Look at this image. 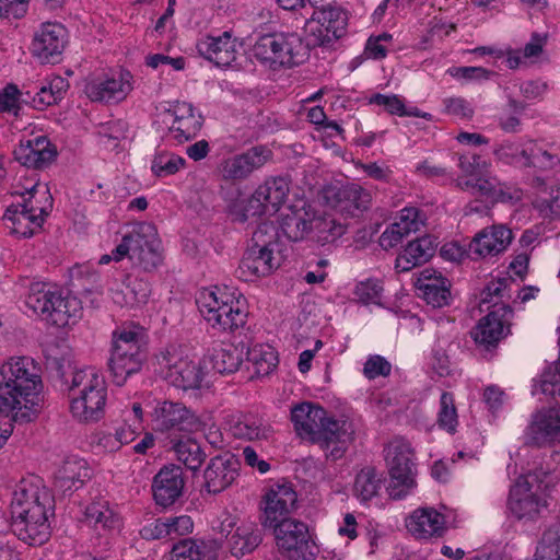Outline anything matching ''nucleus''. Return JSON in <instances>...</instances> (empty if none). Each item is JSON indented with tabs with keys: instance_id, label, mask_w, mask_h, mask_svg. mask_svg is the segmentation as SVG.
Masks as SVG:
<instances>
[{
	"instance_id": "3",
	"label": "nucleus",
	"mask_w": 560,
	"mask_h": 560,
	"mask_svg": "<svg viewBox=\"0 0 560 560\" xmlns=\"http://www.w3.org/2000/svg\"><path fill=\"white\" fill-rule=\"evenodd\" d=\"M291 420L296 433L317 444L327 459L343 457L354 440V425L347 419L327 417L324 408L312 402H302L291 410Z\"/></svg>"
},
{
	"instance_id": "24",
	"label": "nucleus",
	"mask_w": 560,
	"mask_h": 560,
	"mask_svg": "<svg viewBox=\"0 0 560 560\" xmlns=\"http://www.w3.org/2000/svg\"><path fill=\"white\" fill-rule=\"evenodd\" d=\"M457 186L472 195L493 201L513 202L521 199V191L501 183L495 176L479 173L472 178H458Z\"/></svg>"
},
{
	"instance_id": "29",
	"label": "nucleus",
	"mask_w": 560,
	"mask_h": 560,
	"mask_svg": "<svg viewBox=\"0 0 560 560\" xmlns=\"http://www.w3.org/2000/svg\"><path fill=\"white\" fill-rule=\"evenodd\" d=\"M327 202L348 215H354L358 210H364L371 202V194L358 184L332 187L326 190Z\"/></svg>"
},
{
	"instance_id": "15",
	"label": "nucleus",
	"mask_w": 560,
	"mask_h": 560,
	"mask_svg": "<svg viewBox=\"0 0 560 560\" xmlns=\"http://www.w3.org/2000/svg\"><path fill=\"white\" fill-rule=\"evenodd\" d=\"M266 528L273 529L277 546L290 560H310L315 556V545L310 538L305 523L288 517Z\"/></svg>"
},
{
	"instance_id": "53",
	"label": "nucleus",
	"mask_w": 560,
	"mask_h": 560,
	"mask_svg": "<svg viewBox=\"0 0 560 560\" xmlns=\"http://www.w3.org/2000/svg\"><path fill=\"white\" fill-rule=\"evenodd\" d=\"M535 208L545 219L560 218V182L548 187L547 196L537 199Z\"/></svg>"
},
{
	"instance_id": "57",
	"label": "nucleus",
	"mask_w": 560,
	"mask_h": 560,
	"mask_svg": "<svg viewBox=\"0 0 560 560\" xmlns=\"http://www.w3.org/2000/svg\"><path fill=\"white\" fill-rule=\"evenodd\" d=\"M383 288L378 280L368 279L359 282L353 291L355 300L362 304H378Z\"/></svg>"
},
{
	"instance_id": "64",
	"label": "nucleus",
	"mask_w": 560,
	"mask_h": 560,
	"mask_svg": "<svg viewBox=\"0 0 560 560\" xmlns=\"http://www.w3.org/2000/svg\"><path fill=\"white\" fill-rule=\"evenodd\" d=\"M445 113L457 118H471L474 108L463 97H447L443 100Z\"/></svg>"
},
{
	"instance_id": "60",
	"label": "nucleus",
	"mask_w": 560,
	"mask_h": 560,
	"mask_svg": "<svg viewBox=\"0 0 560 560\" xmlns=\"http://www.w3.org/2000/svg\"><path fill=\"white\" fill-rule=\"evenodd\" d=\"M390 371V363L378 354L370 355L363 366V374L369 380H374L378 376H388Z\"/></svg>"
},
{
	"instance_id": "20",
	"label": "nucleus",
	"mask_w": 560,
	"mask_h": 560,
	"mask_svg": "<svg viewBox=\"0 0 560 560\" xmlns=\"http://www.w3.org/2000/svg\"><path fill=\"white\" fill-rule=\"evenodd\" d=\"M525 439L527 444L539 447L560 443V408H541L534 412Z\"/></svg>"
},
{
	"instance_id": "40",
	"label": "nucleus",
	"mask_w": 560,
	"mask_h": 560,
	"mask_svg": "<svg viewBox=\"0 0 560 560\" xmlns=\"http://www.w3.org/2000/svg\"><path fill=\"white\" fill-rule=\"evenodd\" d=\"M84 517L85 522L97 530L119 532L122 525L119 514L104 499H97L88 504Z\"/></svg>"
},
{
	"instance_id": "14",
	"label": "nucleus",
	"mask_w": 560,
	"mask_h": 560,
	"mask_svg": "<svg viewBox=\"0 0 560 560\" xmlns=\"http://www.w3.org/2000/svg\"><path fill=\"white\" fill-rule=\"evenodd\" d=\"M220 534L225 536L226 548L235 558L252 553L262 541L261 529L250 520H241L229 512L222 513Z\"/></svg>"
},
{
	"instance_id": "12",
	"label": "nucleus",
	"mask_w": 560,
	"mask_h": 560,
	"mask_svg": "<svg viewBox=\"0 0 560 560\" xmlns=\"http://www.w3.org/2000/svg\"><path fill=\"white\" fill-rule=\"evenodd\" d=\"M153 428L167 433H196L205 428V422L194 410L180 401L159 400L152 412Z\"/></svg>"
},
{
	"instance_id": "5",
	"label": "nucleus",
	"mask_w": 560,
	"mask_h": 560,
	"mask_svg": "<svg viewBox=\"0 0 560 560\" xmlns=\"http://www.w3.org/2000/svg\"><path fill=\"white\" fill-rule=\"evenodd\" d=\"M107 389L104 377L93 368L73 372L69 385L70 412L80 422L98 421L105 412Z\"/></svg>"
},
{
	"instance_id": "61",
	"label": "nucleus",
	"mask_w": 560,
	"mask_h": 560,
	"mask_svg": "<svg viewBox=\"0 0 560 560\" xmlns=\"http://www.w3.org/2000/svg\"><path fill=\"white\" fill-rule=\"evenodd\" d=\"M448 73L458 80L480 82L489 80L492 71L482 67H454Z\"/></svg>"
},
{
	"instance_id": "21",
	"label": "nucleus",
	"mask_w": 560,
	"mask_h": 560,
	"mask_svg": "<svg viewBox=\"0 0 560 560\" xmlns=\"http://www.w3.org/2000/svg\"><path fill=\"white\" fill-rule=\"evenodd\" d=\"M348 20V12L343 8L326 5L313 11L311 18L306 20V26L311 27V32L315 34L312 25L317 24L316 43L324 45L346 34Z\"/></svg>"
},
{
	"instance_id": "37",
	"label": "nucleus",
	"mask_w": 560,
	"mask_h": 560,
	"mask_svg": "<svg viewBox=\"0 0 560 560\" xmlns=\"http://www.w3.org/2000/svg\"><path fill=\"white\" fill-rule=\"evenodd\" d=\"M89 478L90 468L88 463L82 458L71 457L66 459L58 469L55 486L63 494H67L81 488Z\"/></svg>"
},
{
	"instance_id": "45",
	"label": "nucleus",
	"mask_w": 560,
	"mask_h": 560,
	"mask_svg": "<svg viewBox=\"0 0 560 560\" xmlns=\"http://www.w3.org/2000/svg\"><path fill=\"white\" fill-rule=\"evenodd\" d=\"M529 167L552 170L560 165V143L529 140Z\"/></svg>"
},
{
	"instance_id": "13",
	"label": "nucleus",
	"mask_w": 560,
	"mask_h": 560,
	"mask_svg": "<svg viewBox=\"0 0 560 560\" xmlns=\"http://www.w3.org/2000/svg\"><path fill=\"white\" fill-rule=\"evenodd\" d=\"M160 375L182 389L199 388L203 380L200 365L184 357L176 348L166 349L156 355Z\"/></svg>"
},
{
	"instance_id": "32",
	"label": "nucleus",
	"mask_w": 560,
	"mask_h": 560,
	"mask_svg": "<svg viewBox=\"0 0 560 560\" xmlns=\"http://www.w3.org/2000/svg\"><path fill=\"white\" fill-rule=\"evenodd\" d=\"M315 219V208L304 202L301 207L290 206L281 214L280 230L292 242H299L311 234L312 220Z\"/></svg>"
},
{
	"instance_id": "6",
	"label": "nucleus",
	"mask_w": 560,
	"mask_h": 560,
	"mask_svg": "<svg viewBox=\"0 0 560 560\" xmlns=\"http://www.w3.org/2000/svg\"><path fill=\"white\" fill-rule=\"evenodd\" d=\"M196 303L201 316L213 329L234 332L243 328L247 322L248 313L244 302L225 289H203L199 292Z\"/></svg>"
},
{
	"instance_id": "28",
	"label": "nucleus",
	"mask_w": 560,
	"mask_h": 560,
	"mask_svg": "<svg viewBox=\"0 0 560 560\" xmlns=\"http://www.w3.org/2000/svg\"><path fill=\"white\" fill-rule=\"evenodd\" d=\"M56 155V148L45 136L21 140L19 147L14 150L15 160L22 165L33 168L48 166Z\"/></svg>"
},
{
	"instance_id": "7",
	"label": "nucleus",
	"mask_w": 560,
	"mask_h": 560,
	"mask_svg": "<svg viewBox=\"0 0 560 560\" xmlns=\"http://www.w3.org/2000/svg\"><path fill=\"white\" fill-rule=\"evenodd\" d=\"M38 185L35 184L26 191L27 197L23 196V202L11 205L3 214L5 228L16 237H31L42 230L45 218L52 206V199L48 190L43 191L45 203L42 205L37 199Z\"/></svg>"
},
{
	"instance_id": "10",
	"label": "nucleus",
	"mask_w": 560,
	"mask_h": 560,
	"mask_svg": "<svg viewBox=\"0 0 560 560\" xmlns=\"http://www.w3.org/2000/svg\"><path fill=\"white\" fill-rule=\"evenodd\" d=\"M384 453L390 476L389 495L401 499L416 486L412 448L406 440L396 438L385 446Z\"/></svg>"
},
{
	"instance_id": "26",
	"label": "nucleus",
	"mask_w": 560,
	"mask_h": 560,
	"mask_svg": "<svg viewBox=\"0 0 560 560\" xmlns=\"http://www.w3.org/2000/svg\"><path fill=\"white\" fill-rule=\"evenodd\" d=\"M167 114L173 117L170 133L179 143L194 139L201 129L202 115L190 103L177 101Z\"/></svg>"
},
{
	"instance_id": "63",
	"label": "nucleus",
	"mask_w": 560,
	"mask_h": 560,
	"mask_svg": "<svg viewBox=\"0 0 560 560\" xmlns=\"http://www.w3.org/2000/svg\"><path fill=\"white\" fill-rule=\"evenodd\" d=\"M168 538L184 536L192 532L194 522L189 515L165 517Z\"/></svg>"
},
{
	"instance_id": "33",
	"label": "nucleus",
	"mask_w": 560,
	"mask_h": 560,
	"mask_svg": "<svg viewBox=\"0 0 560 560\" xmlns=\"http://www.w3.org/2000/svg\"><path fill=\"white\" fill-rule=\"evenodd\" d=\"M226 423L232 435L242 440H267L272 433L269 423L253 413L231 415Z\"/></svg>"
},
{
	"instance_id": "9",
	"label": "nucleus",
	"mask_w": 560,
	"mask_h": 560,
	"mask_svg": "<svg viewBox=\"0 0 560 560\" xmlns=\"http://www.w3.org/2000/svg\"><path fill=\"white\" fill-rule=\"evenodd\" d=\"M116 254L118 258L129 257L144 271L156 269L162 262V255L155 226L144 222L136 224L116 246Z\"/></svg>"
},
{
	"instance_id": "23",
	"label": "nucleus",
	"mask_w": 560,
	"mask_h": 560,
	"mask_svg": "<svg viewBox=\"0 0 560 560\" xmlns=\"http://www.w3.org/2000/svg\"><path fill=\"white\" fill-rule=\"evenodd\" d=\"M132 75L119 71L112 77H100L85 85V94L93 102H120L132 91Z\"/></svg>"
},
{
	"instance_id": "47",
	"label": "nucleus",
	"mask_w": 560,
	"mask_h": 560,
	"mask_svg": "<svg viewBox=\"0 0 560 560\" xmlns=\"http://www.w3.org/2000/svg\"><path fill=\"white\" fill-rule=\"evenodd\" d=\"M172 448L176 458L190 470L199 469L207 457L200 444L191 438L174 441Z\"/></svg>"
},
{
	"instance_id": "36",
	"label": "nucleus",
	"mask_w": 560,
	"mask_h": 560,
	"mask_svg": "<svg viewBox=\"0 0 560 560\" xmlns=\"http://www.w3.org/2000/svg\"><path fill=\"white\" fill-rule=\"evenodd\" d=\"M147 354L145 330L135 324L118 327L113 332L110 353Z\"/></svg>"
},
{
	"instance_id": "2",
	"label": "nucleus",
	"mask_w": 560,
	"mask_h": 560,
	"mask_svg": "<svg viewBox=\"0 0 560 560\" xmlns=\"http://www.w3.org/2000/svg\"><path fill=\"white\" fill-rule=\"evenodd\" d=\"M55 500L39 477L22 479L11 501L12 528L18 538L28 545H42L50 535L49 516Z\"/></svg>"
},
{
	"instance_id": "52",
	"label": "nucleus",
	"mask_w": 560,
	"mask_h": 560,
	"mask_svg": "<svg viewBox=\"0 0 560 560\" xmlns=\"http://www.w3.org/2000/svg\"><path fill=\"white\" fill-rule=\"evenodd\" d=\"M249 362L253 363L258 375H268L278 364V355L270 346H255L246 351Z\"/></svg>"
},
{
	"instance_id": "58",
	"label": "nucleus",
	"mask_w": 560,
	"mask_h": 560,
	"mask_svg": "<svg viewBox=\"0 0 560 560\" xmlns=\"http://www.w3.org/2000/svg\"><path fill=\"white\" fill-rule=\"evenodd\" d=\"M425 217L421 210L415 207H406L400 211L398 220L395 222L400 225V230L407 236L410 233L418 232L424 225Z\"/></svg>"
},
{
	"instance_id": "41",
	"label": "nucleus",
	"mask_w": 560,
	"mask_h": 560,
	"mask_svg": "<svg viewBox=\"0 0 560 560\" xmlns=\"http://www.w3.org/2000/svg\"><path fill=\"white\" fill-rule=\"evenodd\" d=\"M290 179L285 176L267 177L257 188V196L266 201L270 214L277 213L290 194Z\"/></svg>"
},
{
	"instance_id": "18",
	"label": "nucleus",
	"mask_w": 560,
	"mask_h": 560,
	"mask_svg": "<svg viewBox=\"0 0 560 560\" xmlns=\"http://www.w3.org/2000/svg\"><path fill=\"white\" fill-rule=\"evenodd\" d=\"M67 39L63 25L46 22L34 33L31 51L42 63L56 62L65 50Z\"/></svg>"
},
{
	"instance_id": "48",
	"label": "nucleus",
	"mask_w": 560,
	"mask_h": 560,
	"mask_svg": "<svg viewBox=\"0 0 560 560\" xmlns=\"http://www.w3.org/2000/svg\"><path fill=\"white\" fill-rule=\"evenodd\" d=\"M383 478L374 467L362 468L355 476L353 492L362 502L370 501L377 495L382 487Z\"/></svg>"
},
{
	"instance_id": "19",
	"label": "nucleus",
	"mask_w": 560,
	"mask_h": 560,
	"mask_svg": "<svg viewBox=\"0 0 560 560\" xmlns=\"http://www.w3.org/2000/svg\"><path fill=\"white\" fill-rule=\"evenodd\" d=\"M262 231L259 229L253 235L255 242L244 254L237 273L244 281H253L255 278L265 277L276 268L273 248L270 243L259 244Z\"/></svg>"
},
{
	"instance_id": "46",
	"label": "nucleus",
	"mask_w": 560,
	"mask_h": 560,
	"mask_svg": "<svg viewBox=\"0 0 560 560\" xmlns=\"http://www.w3.org/2000/svg\"><path fill=\"white\" fill-rule=\"evenodd\" d=\"M346 231V223L329 214L319 215L315 210V219L312 220L311 234L317 243L322 245L332 243L340 238Z\"/></svg>"
},
{
	"instance_id": "43",
	"label": "nucleus",
	"mask_w": 560,
	"mask_h": 560,
	"mask_svg": "<svg viewBox=\"0 0 560 560\" xmlns=\"http://www.w3.org/2000/svg\"><path fill=\"white\" fill-rule=\"evenodd\" d=\"M68 88L69 84L63 78L54 77L43 83L39 88H36L33 95L31 91H27L26 95L36 109L43 110L60 101Z\"/></svg>"
},
{
	"instance_id": "35",
	"label": "nucleus",
	"mask_w": 560,
	"mask_h": 560,
	"mask_svg": "<svg viewBox=\"0 0 560 560\" xmlns=\"http://www.w3.org/2000/svg\"><path fill=\"white\" fill-rule=\"evenodd\" d=\"M237 476V462L223 456L213 457L205 470L208 492L219 493L226 489Z\"/></svg>"
},
{
	"instance_id": "62",
	"label": "nucleus",
	"mask_w": 560,
	"mask_h": 560,
	"mask_svg": "<svg viewBox=\"0 0 560 560\" xmlns=\"http://www.w3.org/2000/svg\"><path fill=\"white\" fill-rule=\"evenodd\" d=\"M20 91L14 84H8L0 92V112L18 115L20 109Z\"/></svg>"
},
{
	"instance_id": "17",
	"label": "nucleus",
	"mask_w": 560,
	"mask_h": 560,
	"mask_svg": "<svg viewBox=\"0 0 560 560\" xmlns=\"http://www.w3.org/2000/svg\"><path fill=\"white\" fill-rule=\"evenodd\" d=\"M296 500V492L289 482L270 485L261 500L262 526L277 525V522L288 518L295 509Z\"/></svg>"
},
{
	"instance_id": "11",
	"label": "nucleus",
	"mask_w": 560,
	"mask_h": 560,
	"mask_svg": "<svg viewBox=\"0 0 560 560\" xmlns=\"http://www.w3.org/2000/svg\"><path fill=\"white\" fill-rule=\"evenodd\" d=\"M547 500L533 474L521 476L511 487L508 508L520 521H535L547 511Z\"/></svg>"
},
{
	"instance_id": "4",
	"label": "nucleus",
	"mask_w": 560,
	"mask_h": 560,
	"mask_svg": "<svg viewBox=\"0 0 560 560\" xmlns=\"http://www.w3.org/2000/svg\"><path fill=\"white\" fill-rule=\"evenodd\" d=\"M26 306L47 323L63 327L81 315V302L55 284L27 281Z\"/></svg>"
},
{
	"instance_id": "30",
	"label": "nucleus",
	"mask_w": 560,
	"mask_h": 560,
	"mask_svg": "<svg viewBox=\"0 0 560 560\" xmlns=\"http://www.w3.org/2000/svg\"><path fill=\"white\" fill-rule=\"evenodd\" d=\"M512 240V231L505 225L487 226L474 236L470 250L479 257L497 256L509 247Z\"/></svg>"
},
{
	"instance_id": "56",
	"label": "nucleus",
	"mask_w": 560,
	"mask_h": 560,
	"mask_svg": "<svg viewBox=\"0 0 560 560\" xmlns=\"http://www.w3.org/2000/svg\"><path fill=\"white\" fill-rule=\"evenodd\" d=\"M509 280L497 279L490 281L481 292L480 303L491 304L493 310L500 307L503 303V299L509 296L508 294Z\"/></svg>"
},
{
	"instance_id": "34",
	"label": "nucleus",
	"mask_w": 560,
	"mask_h": 560,
	"mask_svg": "<svg viewBox=\"0 0 560 560\" xmlns=\"http://www.w3.org/2000/svg\"><path fill=\"white\" fill-rule=\"evenodd\" d=\"M417 287L427 303L433 307H443L448 304L451 298L450 282L435 270H422Z\"/></svg>"
},
{
	"instance_id": "22",
	"label": "nucleus",
	"mask_w": 560,
	"mask_h": 560,
	"mask_svg": "<svg viewBox=\"0 0 560 560\" xmlns=\"http://www.w3.org/2000/svg\"><path fill=\"white\" fill-rule=\"evenodd\" d=\"M271 155L269 149L261 145L254 147L241 154L224 159L219 165V172L225 180H243L254 171L262 167Z\"/></svg>"
},
{
	"instance_id": "25",
	"label": "nucleus",
	"mask_w": 560,
	"mask_h": 560,
	"mask_svg": "<svg viewBox=\"0 0 560 560\" xmlns=\"http://www.w3.org/2000/svg\"><path fill=\"white\" fill-rule=\"evenodd\" d=\"M185 478L179 466H164L152 480L154 502L162 508L173 505L183 494Z\"/></svg>"
},
{
	"instance_id": "44",
	"label": "nucleus",
	"mask_w": 560,
	"mask_h": 560,
	"mask_svg": "<svg viewBox=\"0 0 560 560\" xmlns=\"http://www.w3.org/2000/svg\"><path fill=\"white\" fill-rule=\"evenodd\" d=\"M147 358V354L110 353L109 370L115 384L121 386L127 378L138 373Z\"/></svg>"
},
{
	"instance_id": "59",
	"label": "nucleus",
	"mask_w": 560,
	"mask_h": 560,
	"mask_svg": "<svg viewBox=\"0 0 560 560\" xmlns=\"http://www.w3.org/2000/svg\"><path fill=\"white\" fill-rule=\"evenodd\" d=\"M392 46L393 35L385 32L380 35L369 37L365 44L364 54L368 58L383 59L387 56Z\"/></svg>"
},
{
	"instance_id": "1",
	"label": "nucleus",
	"mask_w": 560,
	"mask_h": 560,
	"mask_svg": "<svg viewBox=\"0 0 560 560\" xmlns=\"http://www.w3.org/2000/svg\"><path fill=\"white\" fill-rule=\"evenodd\" d=\"M43 387L42 369L30 357L11 358L0 366V448L12 434V422L37 417Z\"/></svg>"
},
{
	"instance_id": "31",
	"label": "nucleus",
	"mask_w": 560,
	"mask_h": 560,
	"mask_svg": "<svg viewBox=\"0 0 560 560\" xmlns=\"http://www.w3.org/2000/svg\"><path fill=\"white\" fill-rule=\"evenodd\" d=\"M198 52L218 67H229L236 59L237 43L230 32L206 36L197 43Z\"/></svg>"
},
{
	"instance_id": "39",
	"label": "nucleus",
	"mask_w": 560,
	"mask_h": 560,
	"mask_svg": "<svg viewBox=\"0 0 560 560\" xmlns=\"http://www.w3.org/2000/svg\"><path fill=\"white\" fill-rule=\"evenodd\" d=\"M435 243L431 236H423L411 241L402 253L396 258L395 267L398 271L406 272L427 262L434 254Z\"/></svg>"
},
{
	"instance_id": "38",
	"label": "nucleus",
	"mask_w": 560,
	"mask_h": 560,
	"mask_svg": "<svg viewBox=\"0 0 560 560\" xmlns=\"http://www.w3.org/2000/svg\"><path fill=\"white\" fill-rule=\"evenodd\" d=\"M170 560H219V545L215 540L183 539L173 546Z\"/></svg>"
},
{
	"instance_id": "55",
	"label": "nucleus",
	"mask_w": 560,
	"mask_h": 560,
	"mask_svg": "<svg viewBox=\"0 0 560 560\" xmlns=\"http://www.w3.org/2000/svg\"><path fill=\"white\" fill-rule=\"evenodd\" d=\"M438 423L440 428L450 433H454L456 431L458 419L454 405V397L451 393L444 392L441 395Z\"/></svg>"
},
{
	"instance_id": "54",
	"label": "nucleus",
	"mask_w": 560,
	"mask_h": 560,
	"mask_svg": "<svg viewBox=\"0 0 560 560\" xmlns=\"http://www.w3.org/2000/svg\"><path fill=\"white\" fill-rule=\"evenodd\" d=\"M185 159L170 152L158 153L151 165L152 172L160 177L170 176L177 173L185 166Z\"/></svg>"
},
{
	"instance_id": "50",
	"label": "nucleus",
	"mask_w": 560,
	"mask_h": 560,
	"mask_svg": "<svg viewBox=\"0 0 560 560\" xmlns=\"http://www.w3.org/2000/svg\"><path fill=\"white\" fill-rule=\"evenodd\" d=\"M535 560H560V521L542 533L536 547Z\"/></svg>"
},
{
	"instance_id": "51",
	"label": "nucleus",
	"mask_w": 560,
	"mask_h": 560,
	"mask_svg": "<svg viewBox=\"0 0 560 560\" xmlns=\"http://www.w3.org/2000/svg\"><path fill=\"white\" fill-rule=\"evenodd\" d=\"M529 141L525 143L505 142L495 149L497 159L504 164L529 167Z\"/></svg>"
},
{
	"instance_id": "8",
	"label": "nucleus",
	"mask_w": 560,
	"mask_h": 560,
	"mask_svg": "<svg viewBox=\"0 0 560 560\" xmlns=\"http://www.w3.org/2000/svg\"><path fill=\"white\" fill-rule=\"evenodd\" d=\"M305 51V45L296 33L266 34L253 47L254 57L272 69L301 63Z\"/></svg>"
},
{
	"instance_id": "49",
	"label": "nucleus",
	"mask_w": 560,
	"mask_h": 560,
	"mask_svg": "<svg viewBox=\"0 0 560 560\" xmlns=\"http://www.w3.org/2000/svg\"><path fill=\"white\" fill-rule=\"evenodd\" d=\"M230 214L234 221L245 222L250 218H260L262 215H271L266 201L257 196V190L245 200H238L230 206Z\"/></svg>"
},
{
	"instance_id": "42",
	"label": "nucleus",
	"mask_w": 560,
	"mask_h": 560,
	"mask_svg": "<svg viewBox=\"0 0 560 560\" xmlns=\"http://www.w3.org/2000/svg\"><path fill=\"white\" fill-rule=\"evenodd\" d=\"M245 354L243 346L224 345L212 349L209 361L217 373L230 374L240 369Z\"/></svg>"
},
{
	"instance_id": "16",
	"label": "nucleus",
	"mask_w": 560,
	"mask_h": 560,
	"mask_svg": "<svg viewBox=\"0 0 560 560\" xmlns=\"http://www.w3.org/2000/svg\"><path fill=\"white\" fill-rule=\"evenodd\" d=\"M512 316L513 310L508 304L490 311L470 331L475 343L483 350L497 348L499 342L510 334Z\"/></svg>"
},
{
	"instance_id": "27",
	"label": "nucleus",
	"mask_w": 560,
	"mask_h": 560,
	"mask_svg": "<svg viewBox=\"0 0 560 560\" xmlns=\"http://www.w3.org/2000/svg\"><path fill=\"white\" fill-rule=\"evenodd\" d=\"M406 528L419 540L440 538L446 532V518L433 508H419L406 520Z\"/></svg>"
}]
</instances>
